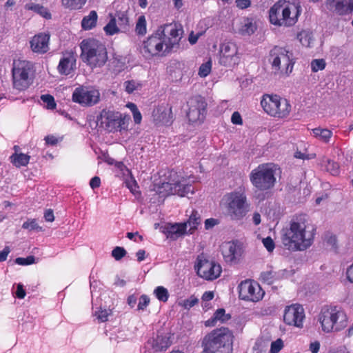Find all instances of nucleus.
Segmentation results:
<instances>
[{
	"label": "nucleus",
	"instance_id": "32",
	"mask_svg": "<svg viewBox=\"0 0 353 353\" xmlns=\"http://www.w3.org/2000/svg\"><path fill=\"white\" fill-rule=\"evenodd\" d=\"M172 345L170 336H158L155 341L154 348L157 351L166 350Z\"/></svg>",
	"mask_w": 353,
	"mask_h": 353
},
{
	"label": "nucleus",
	"instance_id": "29",
	"mask_svg": "<svg viewBox=\"0 0 353 353\" xmlns=\"http://www.w3.org/2000/svg\"><path fill=\"white\" fill-rule=\"evenodd\" d=\"M98 15L95 10L90 12L89 14L85 16L81 21V27L85 30H89L96 27Z\"/></svg>",
	"mask_w": 353,
	"mask_h": 353
},
{
	"label": "nucleus",
	"instance_id": "13",
	"mask_svg": "<svg viewBox=\"0 0 353 353\" xmlns=\"http://www.w3.org/2000/svg\"><path fill=\"white\" fill-rule=\"evenodd\" d=\"M239 298L241 300L256 303L263 299L265 291L254 280L245 279L239 286Z\"/></svg>",
	"mask_w": 353,
	"mask_h": 353
},
{
	"label": "nucleus",
	"instance_id": "45",
	"mask_svg": "<svg viewBox=\"0 0 353 353\" xmlns=\"http://www.w3.org/2000/svg\"><path fill=\"white\" fill-rule=\"evenodd\" d=\"M126 254L127 252L123 247L117 246L112 250L111 255L116 261H119L124 257Z\"/></svg>",
	"mask_w": 353,
	"mask_h": 353
},
{
	"label": "nucleus",
	"instance_id": "62",
	"mask_svg": "<svg viewBox=\"0 0 353 353\" xmlns=\"http://www.w3.org/2000/svg\"><path fill=\"white\" fill-rule=\"evenodd\" d=\"M101 184V180L99 176H94L90 181V185L92 189L99 188Z\"/></svg>",
	"mask_w": 353,
	"mask_h": 353
},
{
	"label": "nucleus",
	"instance_id": "36",
	"mask_svg": "<svg viewBox=\"0 0 353 353\" xmlns=\"http://www.w3.org/2000/svg\"><path fill=\"white\" fill-rule=\"evenodd\" d=\"M260 278L263 282L268 285H271L279 278V276L276 272L270 270L262 272Z\"/></svg>",
	"mask_w": 353,
	"mask_h": 353
},
{
	"label": "nucleus",
	"instance_id": "35",
	"mask_svg": "<svg viewBox=\"0 0 353 353\" xmlns=\"http://www.w3.org/2000/svg\"><path fill=\"white\" fill-rule=\"evenodd\" d=\"M62 4L70 10H79L85 4L87 0H61Z\"/></svg>",
	"mask_w": 353,
	"mask_h": 353
},
{
	"label": "nucleus",
	"instance_id": "49",
	"mask_svg": "<svg viewBox=\"0 0 353 353\" xmlns=\"http://www.w3.org/2000/svg\"><path fill=\"white\" fill-rule=\"evenodd\" d=\"M297 39L303 46H309L310 44V35L307 32L302 31L297 34Z\"/></svg>",
	"mask_w": 353,
	"mask_h": 353
},
{
	"label": "nucleus",
	"instance_id": "24",
	"mask_svg": "<svg viewBox=\"0 0 353 353\" xmlns=\"http://www.w3.org/2000/svg\"><path fill=\"white\" fill-rule=\"evenodd\" d=\"M222 266H194L197 274L206 279L212 281L218 278L221 272Z\"/></svg>",
	"mask_w": 353,
	"mask_h": 353
},
{
	"label": "nucleus",
	"instance_id": "7",
	"mask_svg": "<svg viewBox=\"0 0 353 353\" xmlns=\"http://www.w3.org/2000/svg\"><path fill=\"white\" fill-rule=\"evenodd\" d=\"M276 165L263 163L254 169L250 174V180L257 190L265 191L272 188L276 183Z\"/></svg>",
	"mask_w": 353,
	"mask_h": 353
},
{
	"label": "nucleus",
	"instance_id": "26",
	"mask_svg": "<svg viewBox=\"0 0 353 353\" xmlns=\"http://www.w3.org/2000/svg\"><path fill=\"white\" fill-rule=\"evenodd\" d=\"M167 237L176 239L186 233V223L169 224L166 227Z\"/></svg>",
	"mask_w": 353,
	"mask_h": 353
},
{
	"label": "nucleus",
	"instance_id": "58",
	"mask_svg": "<svg viewBox=\"0 0 353 353\" xmlns=\"http://www.w3.org/2000/svg\"><path fill=\"white\" fill-rule=\"evenodd\" d=\"M231 121L232 123L236 125L242 124V118L241 114L238 112H234L232 115Z\"/></svg>",
	"mask_w": 353,
	"mask_h": 353
},
{
	"label": "nucleus",
	"instance_id": "22",
	"mask_svg": "<svg viewBox=\"0 0 353 353\" xmlns=\"http://www.w3.org/2000/svg\"><path fill=\"white\" fill-rule=\"evenodd\" d=\"M152 117L157 124L168 125L173 120L172 107L168 105H159L153 110Z\"/></svg>",
	"mask_w": 353,
	"mask_h": 353
},
{
	"label": "nucleus",
	"instance_id": "53",
	"mask_svg": "<svg viewBox=\"0 0 353 353\" xmlns=\"http://www.w3.org/2000/svg\"><path fill=\"white\" fill-rule=\"evenodd\" d=\"M339 165L336 163L330 161H327V169L332 175H337L339 174Z\"/></svg>",
	"mask_w": 353,
	"mask_h": 353
},
{
	"label": "nucleus",
	"instance_id": "19",
	"mask_svg": "<svg viewBox=\"0 0 353 353\" xmlns=\"http://www.w3.org/2000/svg\"><path fill=\"white\" fill-rule=\"evenodd\" d=\"M304 319L305 313L302 305L292 304L285 307L283 321L287 325L302 327Z\"/></svg>",
	"mask_w": 353,
	"mask_h": 353
},
{
	"label": "nucleus",
	"instance_id": "20",
	"mask_svg": "<svg viewBox=\"0 0 353 353\" xmlns=\"http://www.w3.org/2000/svg\"><path fill=\"white\" fill-rule=\"evenodd\" d=\"M165 30L169 32L170 37H168L165 35L166 43L164 53L170 52L174 48H178L179 43L183 32L182 28L181 26H178L176 24L166 25Z\"/></svg>",
	"mask_w": 353,
	"mask_h": 353
},
{
	"label": "nucleus",
	"instance_id": "3",
	"mask_svg": "<svg viewBox=\"0 0 353 353\" xmlns=\"http://www.w3.org/2000/svg\"><path fill=\"white\" fill-rule=\"evenodd\" d=\"M300 13L299 3L287 4L285 0H279L270 9L269 18L275 26L290 27L296 23Z\"/></svg>",
	"mask_w": 353,
	"mask_h": 353
},
{
	"label": "nucleus",
	"instance_id": "9",
	"mask_svg": "<svg viewBox=\"0 0 353 353\" xmlns=\"http://www.w3.org/2000/svg\"><path fill=\"white\" fill-rule=\"evenodd\" d=\"M261 104L265 112L278 118L286 117L291 109L288 100L281 99L278 95H264Z\"/></svg>",
	"mask_w": 353,
	"mask_h": 353
},
{
	"label": "nucleus",
	"instance_id": "42",
	"mask_svg": "<svg viewBox=\"0 0 353 353\" xmlns=\"http://www.w3.org/2000/svg\"><path fill=\"white\" fill-rule=\"evenodd\" d=\"M22 228L29 231L34 230L42 231V228L38 225L37 221L34 219H28L27 221L24 222L22 225Z\"/></svg>",
	"mask_w": 353,
	"mask_h": 353
},
{
	"label": "nucleus",
	"instance_id": "38",
	"mask_svg": "<svg viewBox=\"0 0 353 353\" xmlns=\"http://www.w3.org/2000/svg\"><path fill=\"white\" fill-rule=\"evenodd\" d=\"M104 31L108 35H113L119 31V28L117 26V21L114 17H112L108 23L104 27Z\"/></svg>",
	"mask_w": 353,
	"mask_h": 353
},
{
	"label": "nucleus",
	"instance_id": "4",
	"mask_svg": "<svg viewBox=\"0 0 353 353\" xmlns=\"http://www.w3.org/2000/svg\"><path fill=\"white\" fill-rule=\"evenodd\" d=\"M319 321L324 332H339L347 325V316L336 306H325L319 314Z\"/></svg>",
	"mask_w": 353,
	"mask_h": 353
},
{
	"label": "nucleus",
	"instance_id": "31",
	"mask_svg": "<svg viewBox=\"0 0 353 353\" xmlns=\"http://www.w3.org/2000/svg\"><path fill=\"white\" fill-rule=\"evenodd\" d=\"M11 162L16 167L26 166L30 160V156L23 153H14L10 157Z\"/></svg>",
	"mask_w": 353,
	"mask_h": 353
},
{
	"label": "nucleus",
	"instance_id": "23",
	"mask_svg": "<svg viewBox=\"0 0 353 353\" xmlns=\"http://www.w3.org/2000/svg\"><path fill=\"white\" fill-rule=\"evenodd\" d=\"M75 65V56L72 52H69L64 54L63 58L60 60L57 69L59 73L68 75L74 70Z\"/></svg>",
	"mask_w": 353,
	"mask_h": 353
},
{
	"label": "nucleus",
	"instance_id": "5",
	"mask_svg": "<svg viewBox=\"0 0 353 353\" xmlns=\"http://www.w3.org/2000/svg\"><path fill=\"white\" fill-rule=\"evenodd\" d=\"M81 58L91 68L101 67L108 60L105 46L94 39H84L81 43Z\"/></svg>",
	"mask_w": 353,
	"mask_h": 353
},
{
	"label": "nucleus",
	"instance_id": "30",
	"mask_svg": "<svg viewBox=\"0 0 353 353\" xmlns=\"http://www.w3.org/2000/svg\"><path fill=\"white\" fill-rule=\"evenodd\" d=\"M25 8L28 10H32L46 19L51 18V14L48 11V10L39 4L29 3L26 4Z\"/></svg>",
	"mask_w": 353,
	"mask_h": 353
},
{
	"label": "nucleus",
	"instance_id": "50",
	"mask_svg": "<svg viewBox=\"0 0 353 353\" xmlns=\"http://www.w3.org/2000/svg\"><path fill=\"white\" fill-rule=\"evenodd\" d=\"M124 85L125 91L128 93L131 94L137 88V87L139 85V83H137L134 80H131L125 81Z\"/></svg>",
	"mask_w": 353,
	"mask_h": 353
},
{
	"label": "nucleus",
	"instance_id": "63",
	"mask_svg": "<svg viewBox=\"0 0 353 353\" xmlns=\"http://www.w3.org/2000/svg\"><path fill=\"white\" fill-rule=\"evenodd\" d=\"M214 298V292L212 291H207L203 293L202 295V300L203 301H209L213 299Z\"/></svg>",
	"mask_w": 353,
	"mask_h": 353
},
{
	"label": "nucleus",
	"instance_id": "28",
	"mask_svg": "<svg viewBox=\"0 0 353 353\" xmlns=\"http://www.w3.org/2000/svg\"><path fill=\"white\" fill-rule=\"evenodd\" d=\"M201 223V214L196 210H193L192 211L191 214L188 220L183 223H186V228L188 226L189 227L188 233L193 234L196 230H197L198 226Z\"/></svg>",
	"mask_w": 353,
	"mask_h": 353
},
{
	"label": "nucleus",
	"instance_id": "6",
	"mask_svg": "<svg viewBox=\"0 0 353 353\" xmlns=\"http://www.w3.org/2000/svg\"><path fill=\"white\" fill-rule=\"evenodd\" d=\"M222 201L228 215L232 220L242 219L250 210V205L244 190L228 193L223 196Z\"/></svg>",
	"mask_w": 353,
	"mask_h": 353
},
{
	"label": "nucleus",
	"instance_id": "33",
	"mask_svg": "<svg viewBox=\"0 0 353 353\" xmlns=\"http://www.w3.org/2000/svg\"><path fill=\"white\" fill-rule=\"evenodd\" d=\"M314 136L321 141L327 143L332 136V132L327 128H317L312 130Z\"/></svg>",
	"mask_w": 353,
	"mask_h": 353
},
{
	"label": "nucleus",
	"instance_id": "60",
	"mask_svg": "<svg viewBox=\"0 0 353 353\" xmlns=\"http://www.w3.org/2000/svg\"><path fill=\"white\" fill-rule=\"evenodd\" d=\"M44 218L46 221L52 222L54 220L53 210L51 209L46 210L44 212Z\"/></svg>",
	"mask_w": 353,
	"mask_h": 353
},
{
	"label": "nucleus",
	"instance_id": "17",
	"mask_svg": "<svg viewBox=\"0 0 353 353\" xmlns=\"http://www.w3.org/2000/svg\"><path fill=\"white\" fill-rule=\"evenodd\" d=\"M222 254L226 263H238L243 256V244L239 241L225 242L221 245Z\"/></svg>",
	"mask_w": 353,
	"mask_h": 353
},
{
	"label": "nucleus",
	"instance_id": "27",
	"mask_svg": "<svg viewBox=\"0 0 353 353\" xmlns=\"http://www.w3.org/2000/svg\"><path fill=\"white\" fill-rule=\"evenodd\" d=\"M256 30V25L252 19L245 18L240 23L239 32L243 36H250L254 33Z\"/></svg>",
	"mask_w": 353,
	"mask_h": 353
},
{
	"label": "nucleus",
	"instance_id": "25",
	"mask_svg": "<svg viewBox=\"0 0 353 353\" xmlns=\"http://www.w3.org/2000/svg\"><path fill=\"white\" fill-rule=\"evenodd\" d=\"M49 36L46 34L35 35L30 41L32 51L39 53H45L48 50Z\"/></svg>",
	"mask_w": 353,
	"mask_h": 353
},
{
	"label": "nucleus",
	"instance_id": "43",
	"mask_svg": "<svg viewBox=\"0 0 353 353\" xmlns=\"http://www.w3.org/2000/svg\"><path fill=\"white\" fill-rule=\"evenodd\" d=\"M39 259L34 256H28L26 258L19 257L15 259V263L18 265H32L39 263Z\"/></svg>",
	"mask_w": 353,
	"mask_h": 353
},
{
	"label": "nucleus",
	"instance_id": "57",
	"mask_svg": "<svg viewBox=\"0 0 353 353\" xmlns=\"http://www.w3.org/2000/svg\"><path fill=\"white\" fill-rule=\"evenodd\" d=\"M320 347H321V344H320L319 341H315L310 343V344L309 345V350L312 353H318L319 352Z\"/></svg>",
	"mask_w": 353,
	"mask_h": 353
},
{
	"label": "nucleus",
	"instance_id": "41",
	"mask_svg": "<svg viewBox=\"0 0 353 353\" xmlns=\"http://www.w3.org/2000/svg\"><path fill=\"white\" fill-rule=\"evenodd\" d=\"M136 32L139 34L143 35L146 33V20L145 16H140L136 24Z\"/></svg>",
	"mask_w": 353,
	"mask_h": 353
},
{
	"label": "nucleus",
	"instance_id": "1",
	"mask_svg": "<svg viewBox=\"0 0 353 353\" xmlns=\"http://www.w3.org/2000/svg\"><path fill=\"white\" fill-rule=\"evenodd\" d=\"M314 231L305 214L295 216L290 221V228L283 230L282 243L288 250H304L312 245Z\"/></svg>",
	"mask_w": 353,
	"mask_h": 353
},
{
	"label": "nucleus",
	"instance_id": "15",
	"mask_svg": "<svg viewBox=\"0 0 353 353\" xmlns=\"http://www.w3.org/2000/svg\"><path fill=\"white\" fill-rule=\"evenodd\" d=\"M99 91L92 87L79 86L72 93V101L83 106H92L100 101Z\"/></svg>",
	"mask_w": 353,
	"mask_h": 353
},
{
	"label": "nucleus",
	"instance_id": "2",
	"mask_svg": "<svg viewBox=\"0 0 353 353\" xmlns=\"http://www.w3.org/2000/svg\"><path fill=\"white\" fill-rule=\"evenodd\" d=\"M234 334L228 327L216 328L204 336L201 341L203 353H232Z\"/></svg>",
	"mask_w": 353,
	"mask_h": 353
},
{
	"label": "nucleus",
	"instance_id": "10",
	"mask_svg": "<svg viewBox=\"0 0 353 353\" xmlns=\"http://www.w3.org/2000/svg\"><path fill=\"white\" fill-rule=\"evenodd\" d=\"M97 125L109 132L125 130L128 128L125 118L119 112L103 110L97 117Z\"/></svg>",
	"mask_w": 353,
	"mask_h": 353
},
{
	"label": "nucleus",
	"instance_id": "55",
	"mask_svg": "<svg viewBox=\"0 0 353 353\" xmlns=\"http://www.w3.org/2000/svg\"><path fill=\"white\" fill-rule=\"evenodd\" d=\"M208 263H209V260L205 254L201 253L198 255L195 265H205Z\"/></svg>",
	"mask_w": 353,
	"mask_h": 353
},
{
	"label": "nucleus",
	"instance_id": "11",
	"mask_svg": "<svg viewBox=\"0 0 353 353\" xmlns=\"http://www.w3.org/2000/svg\"><path fill=\"white\" fill-rule=\"evenodd\" d=\"M32 70V63L28 61L14 62L12 68L13 86L17 90L21 91L26 90L32 83L30 74Z\"/></svg>",
	"mask_w": 353,
	"mask_h": 353
},
{
	"label": "nucleus",
	"instance_id": "37",
	"mask_svg": "<svg viewBox=\"0 0 353 353\" xmlns=\"http://www.w3.org/2000/svg\"><path fill=\"white\" fill-rule=\"evenodd\" d=\"M157 299L162 302H166L169 298V293L168 290L163 286H158L154 290Z\"/></svg>",
	"mask_w": 353,
	"mask_h": 353
},
{
	"label": "nucleus",
	"instance_id": "8",
	"mask_svg": "<svg viewBox=\"0 0 353 353\" xmlns=\"http://www.w3.org/2000/svg\"><path fill=\"white\" fill-rule=\"evenodd\" d=\"M153 190L160 198H165L171 194L189 196V194L192 195L194 191L192 185L185 183L184 180L180 181L174 179L161 184H155Z\"/></svg>",
	"mask_w": 353,
	"mask_h": 353
},
{
	"label": "nucleus",
	"instance_id": "34",
	"mask_svg": "<svg viewBox=\"0 0 353 353\" xmlns=\"http://www.w3.org/2000/svg\"><path fill=\"white\" fill-rule=\"evenodd\" d=\"M112 315V309H106L103 308L102 307H99L97 310L94 312V316H96L99 323H104L108 321V318L110 316Z\"/></svg>",
	"mask_w": 353,
	"mask_h": 353
},
{
	"label": "nucleus",
	"instance_id": "44",
	"mask_svg": "<svg viewBox=\"0 0 353 353\" xmlns=\"http://www.w3.org/2000/svg\"><path fill=\"white\" fill-rule=\"evenodd\" d=\"M325 67V61L323 59H314L311 62V68L312 72H316L322 70Z\"/></svg>",
	"mask_w": 353,
	"mask_h": 353
},
{
	"label": "nucleus",
	"instance_id": "47",
	"mask_svg": "<svg viewBox=\"0 0 353 353\" xmlns=\"http://www.w3.org/2000/svg\"><path fill=\"white\" fill-rule=\"evenodd\" d=\"M212 63L211 61H208L203 64L199 68V74L200 77H205L208 75L211 71Z\"/></svg>",
	"mask_w": 353,
	"mask_h": 353
},
{
	"label": "nucleus",
	"instance_id": "14",
	"mask_svg": "<svg viewBox=\"0 0 353 353\" xmlns=\"http://www.w3.org/2000/svg\"><path fill=\"white\" fill-rule=\"evenodd\" d=\"M240 56L236 44L232 41H224L220 44L219 63L225 67H232L238 64Z\"/></svg>",
	"mask_w": 353,
	"mask_h": 353
},
{
	"label": "nucleus",
	"instance_id": "51",
	"mask_svg": "<svg viewBox=\"0 0 353 353\" xmlns=\"http://www.w3.org/2000/svg\"><path fill=\"white\" fill-rule=\"evenodd\" d=\"M150 303V298L145 294H143L139 298V301L138 303V310H144L147 306Z\"/></svg>",
	"mask_w": 353,
	"mask_h": 353
},
{
	"label": "nucleus",
	"instance_id": "56",
	"mask_svg": "<svg viewBox=\"0 0 353 353\" xmlns=\"http://www.w3.org/2000/svg\"><path fill=\"white\" fill-rule=\"evenodd\" d=\"M217 224H219L217 219L213 218L208 219L205 221V230H210Z\"/></svg>",
	"mask_w": 353,
	"mask_h": 353
},
{
	"label": "nucleus",
	"instance_id": "64",
	"mask_svg": "<svg viewBox=\"0 0 353 353\" xmlns=\"http://www.w3.org/2000/svg\"><path fill=\"white\" fill-rule=\"evenodd\" d=\"M348 281L353 283V266H349L346 270Z\"/></svg>",
	"mask_w": 353,
	"mask_h": 353
},
{
	"label": "nucleus",
	"instance_id": "59",
	"mask_svg": "<svg viewBox=\"0 0 353 353\" xmlns=\"http://www.w3.org/2000/svg\"><path fill=\"white\" fill-rule=\"evenodd\" d=\"M26 296V291L23 289V286L22 284H18L17 287V291H16V296L18 299H22Z\"/></svg>",
	"mask_w": 353,
	"mask_h": 353
},
{
	"label": "nucleus",
	"instance_id": "16",
	"mask_svg": "<svg viewBox=\"0 0 353 353\" xmlns=\"http://www.w3.org/2000/svg\"><path fill=\"white\" fill-rule=\"evenodd\" d=\"M165 30L161 28L149 37L148 39L144 41L143 49L145 53L149 55L155 56L162 52L163 55H165L168 52L164 53L163 46L165 47L166 39L164 34Z\"/></svg>",
	"mask_w": 353,
	"mask_h": 353
},
{
	"label": "nucleus",
	"instance_id": "40",
	"mask_svg": "<svg viewBox=\"0 0 353 353\" xmlns=\"http://www.w3.org/2000/svg\"><path fill=\"white\" fill-rule=\"evenodd\" d=\"M213 315L217 321H220L221 323H225L231 318L230 314H226L225 310L223 308L216 310Z\"/></svg>",
	"mask_w": 353,
	"mask_h": 353
},
{
	"label": "nucleus",
	"instance_id": "61",
	"mask_svg": "<svg viewBox=\"0 0 353 353\" xmlns=\"http://www.w3.org/2000/svg\"><path fill=\"white\" fill-rule=\"evenodd\" d=\"M10 252V249L8 246L5 247L4 249L0 252V262L5 261L6 260Z\"/></svg>",
	"mask_w": 353,
	"mask_h": 353
},
{
	"label": "nucleus",
	"instance_id": "54",
	"mask_svg": "<svg viewBox=\"0 0 353 353\" xmlns=\"http://www.w3.org/2000/svg\"><path fill=\"white\" fill-rule=\"evenodd\" d=\"M236 6L240 9H245L250 6L251 0H235Z\"/></svg>",
	"mask_w": 353,
	"mask_h": 353
},
{
	"label": "nucleus",
	"instance_id": "52",
	"mask_svg": "<svg viewBox=\"0 0 353 353\" xmlns=\"http://www.w3.org/2000/svg\"><path fill=\"white\" fill-rule=\"evenodd\" d=\"M263 245L268 252H272L274 249L275 245L274 241L271 237L264 238L262 241Z\"/></svg>",
	"mask_w": 353,
	"mask_h": 353
},
{
	"label": "nucleus",
	"instance_id": "39",
	"mask_svg": "<svg viewBox=\"0 0 353 353\" xmlns=\"http://www.w3.org/2000/svg\"><path fill=\"white\" fill-rule=\"evenodd\" d=\"M199 303V299L194 295H192L190 298L179 302V305L185 310H190L191 307Z\"/></svg>",
	"mask_w": 353,
	"mask_h": 353
},
{
	"label": "nucleus",
	"instance_id": "21",
	"mask_svg": "<svg viewBox=\"0 0 353 353\" xmlns=\"http://www.w3.org/2000/svg\"><path fill=\"white\" fill-rule=\"evenodd\" d=\"M327 8L339 15L353 11V0H326Z\"/></svg>",
	"mask_w": 353,
	"mask_h": 353
},
{
	"label": "nucleus",
	"instance_id": "18",
	"mask_svg": "<svg viewBox=\"0 0 353 353\" xmlns=\"http://www.w3.org/2000/svg\"><path fill=\"white\" fill-rule=\"evenodd\" d=\"M207 103L201 96L192 97L190 101L189 111L187 117L190 122L203 121L206 114Z\"/></svg>",
	"mask_w": 353,
	"mask_h": 353
},
{
	"label": "nucleus",
	"instance_id": "12",
	"mask_svg": "<svg viewBox=\"0 0 353 353\" xmlns=\"http://www.w3.org/2000/svg\"><path fill=\"white\" fill-rule=\"evenodd\" d=\"M292 53L285 48L275 46L270 52V61L275 72L280 70L282 73L289 74L294 65Z\"/></svg>",
	"mask_w": 353,
	"mask_h": 353
},
{
	"label": "nucleus",
	"instance_id": "48",
	"mask_svg": "<svg viewBox=\"0 0 353 353\" xmlns=\"http://www.w3.org/2000/svg\"><path fill=\"white\" fill-rule=\"evenodd\" d=\"M283 347V342L281 339H278L271 343L270 353H279Z\"/></svg>",
	"mask_w": 353,
	"mask_h": 353
},
{
	"label": "nucleus",
	"instance_id": "46",
	"mask_svg": "<svg viewBox=\"0 0 353 353\" xmlns=\"http://www.w3.org/2000/svg\"><path fill=\"white\" fill-rule=\"evenodd\" d=\"M41 99L47 104V108L53 110L56 108V103L54 97L50 94H43L41 96Z\"/></svg>",
	"mask_w": 353,
	"mask_h": 353
}]
</instances>
